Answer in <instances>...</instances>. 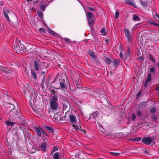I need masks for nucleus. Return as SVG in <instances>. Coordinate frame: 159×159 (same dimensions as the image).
Masks as SVG:
<instances>
[{
	"mask_svg": "<svg viewBox=\"0 0 159 159\" xmlns=\"http://www.w3.org/2000/svg\"><path fill=\"white\" fill-rule=\"evenodd\" d=\"M156 90L157 91L159 90V85L156 87Z\"/></svg>",
	"mask_w": 159,
	"mask_h": 159,
	"instance_id": "8fccbe9b",
	"label": "nucleus"
},
{
	"mask_svg": "<svg viewBox=\"0 0 159 159\" xmlns=\"http://www.w3.org/2000/svg\"><path fill=\"white\" fill-rule=\"evenodd\" d=\"M17 112L16 111L15 109H12L9 112V115L10 116H11V118H15L16 117V115H17Z\"/></svg>",
	"mask_w": 159,
	"mask_h": 159,
	"instance_id": "9d476101",
	"label": "nucleus"
},
{
	"mask_svg": "<svg viewBox=\"0 0 159 159\" xmlns=\"http://www.w3.org/2000/svg\"><path fill=\"white\" fill-rule=\"evenodd\" d=\"M132 120H134L136 119V116L134 114H133L132 116Z\"/></svg>",
	"mask_w": 159,
	"mask_h": 159,
	"instance_id": "4c0bfd02",
	"label": "nucleus"
},
{
	"mask_svg": "<svg viewBox=\"0 0 159 159\" xmlns=\"http://www.w3.org/2000/svg\"><path fill=\"white\" fill-rule=\"evenodd\" d=\"M131 51L130 48H128L127 51V54L125 58L129 56L130 55Z\"/></svg>",
	"mask_w": 159,
	"mask_h": 159,
	"instance_id": "393cba45",
	"label": "nucleus"
},
{
	"mask_svg": "<svg viewBox=\"0 0 159 159\" xmlns=\"http://www.w3.org/2000/svg\"><path fill=\"white\" fill-rule=\"evenodd\" d=\"M39 30L42 32H44L45 30V29L44 28H41L39 29Z\"/></svg>",
	"mask_w": 159,
	"mask_h": 159,
	"instance_id": "ea45409f",
	"label": "nucleus"
},
{
	"mask_svg": "<svg viewBox=\"0 0 159 159\" xmlns=\"http://www.w3.org/2000/svg\"><path fill=\"white\" fill-rule=\"evenodd\" d=\"M50 110H49V111H48V112H49V113H50Z\"/></svg>",
	"mask_w": 159,
	"mask_h": 159,
	"instance_id": "680f3d73",
	"label": "nucleus"
},
{
	"mask_svg": "<svg viewBox=\"0 0 159 159\" xmlns=\"http://www.w3.org/2000/svg\"><path fill=\"white\" fill-rule=\"evenodd\" d=\"M59 154L57 152H55L53 156L54 159H59Z\"/></svg>",
	"mask_w": 159,
	"mask_h": 159,
	"instance_id": "f3484780",
	"label": "nucleus"
},
{
	"mask_svg": "<svg viewBox=\"0 0 159 159\" xmlns=\"http://www.w3.org/2000/svg\"><path fill=\"white\" fill-rule=\"evenodd\" d=\"M63 108L66 109L68 107L67 104L63 103Z\"/></svg>",
	"mask_w": 159,
	"mask_h": 159,
	"instance_id": "72a5a7b5",
	"label": "nucleus"
},
{
	"mask_svg": "<svg viewBox=\"0 0 159 159\" xmlns=\"http://www.w3.org/2000/svg\"><path fill=\"white\" fill-rule=\"evenodd\" d=\"M156 112V109L155 108H153V109H152L151 110V113H155V112Z\"/></svg>",
	"mask_w": 159,
	"mask_h": 159,
	"instance_id": "e433bc0d",
	"label": "nucleus"
},
{
	"mask_svg": "<svg viewBox=\"0 0 159 159\" xmlns=\"http://www.w3.org/2000/svg\"><path fill=\"white\" fill-rule=\"evenodd\" d=\"M139 2L143 7H145L147 6V0H140Z\"/></svg>",
	"mask_w": 159,
	"mask_h": 159,
	"instance_id": "4468645a",
	"label": "nucleus"
},
{
	"mask_svg": "<svg viewBox=\"0 0 159 159\" xmlns=\"http://www.w3.org/2000/svg\"><path fill=\"white\" fill-rule=\"evenodd\" d=\"M87 19H92V17L93 16V15L91 13L89 12L87 14Z\"/></svg>",
	"mask_w": 159,
	"mask_h": 159,
	"instance_id": "5701e85b",
	"label": "nucleus"
},
{
	"mask_svg": "<svg viewBox=\"0 0 159 159\" xmlns=\"http://www.w3.org/2000/svg\"><path fill=\"white\" fill-rule=\"evenodd\" d=\"M105 31V29L104 28H102V30H100V32L101 33H103Z\"/></svg>",
	"mask_w": 159,
	"mask_h": 159,
	"instance_id": "c03bdc74",
	"label": "nucleus"
},
{
	"mask_svg": "<svg viewBox=\"0 0 159 159\" xmlns=\"http://www.w3.org/2000/svg\"><path fill=\"white\" fill-rule=\"evenodd\" d=\"M69 116L70 118V120L72 122L75 123L76 122V118L75 116L70 114L69 115Z\"/></svg>",
	"mask_w": 159,
	"mask_h": 159,
	"instance_id": "ddd939ff",
	"label": "nucleus"
},
{
	"mask_svg": "<svg viewBox=\"0 0 159 159\" xmlns=\"http://www.w3.org/2000/svg\"><path fill=\"white\" fill-rule=\"evenodd\" d=\"M148 23L149 24H151L155 26H159V25L157 24V23L153 21L152 20H149L148 21Z\"/></svg>",
	"mask_w": 159,
	"mask_h": 159,
	"instance_id": "6ab92c4d",
	"label": "nucleus"
},
{
	"mask_svg": "<svg viewBox=\"0 0 159 159\" xmlns=\"http://www.w3.org/2000/svg\"><path fill=\"white\" fill-rule=\"evenodd\" d=\"M38 14L39 18H42L43 16V13L40 11H38Z\"/></svg>",
	"mask_w": 159,
	"mask_h": 159,
	"instance_id": "bb28decb",
	"label": "nucleus"
},
{
	"mask_svg": "<svg viewBox=\"0 0 159 159\" xmlns=\"http://www.w3.org/2000/svg\"><path fill=\"white\" fill-rule=\"evenodd\" d=\"M133 19L134 20H137L138 21L140 19L138 17V16H133Z\"/></svg>",
	"mask_w": 159,
	"mask_h": 159,
	"instance_id": "c85d7f7f",
	"label": "nucleus"
},
{
	"mask_svg": "<svg viewBox=\"0 0 159 159\" xmlns=\"http://www.w3.org/2000/svg\"><path fill=\"white\" fill-rule=\"evenodd\" d=\"M4 4V2L3 1H1L0 2V5L1 6H2Z\"/></svg>",
	"mask_w": 159,
	"mask_h": 159,
	"instance_id": "49530a36",
	"label": "nucleus"
},
{
	"mask_svg": "<svg viewBox=\"0 0 159 159\" xmlns=\"http://www.w3.org/2000/svg\"><path fill=\"white\" fill-rule=\"evenodd\" d=\"M89 10H94V9L93 8H90L89 9Z\"/></svg>",
	"mask_w": 159,
	"mask_h": 159,
	"instance_id": "5fc2aeb1",
	"label": "nucleus"
},
{
	"mask_svg": "<svg viewBox=\"0 0 159 159\" xmlns=\"http://www.w3.org/2000/svg\"><path fill=\"white\" fill-rule=\"evenodd\" d=\"M43 129L40 127H34L32 129V131L35 133L39 137H41V133Z\"/></svg>",
	"mask_w": 159,
	"mask_h": 159,
	"instance_id": "20e7f679",
	"label": "nucleus"
},
{
	"mask_svg": "<svg viewBox=\"0 0 159 159\" xmlns=\"http://www.w3.org/2000/svg\"><path fill=\"white\" fill-rule=\"evenodd\" d=\"M135 139V138H132L131 139V140L133 141H136Z\"/></svg>",
	"mask_w": 159,
	"mask_h": 159,
	"instance_id": "09e8293b",
	"label": "nucleus"
},
{
	"mask_svg": "<svg viewBox=\"0 0 159 159\" xmlns=\"http://www.w3.org/2000/svg\"><path fill=\"white\" fill-rule=\"evenodd\" d=\"M46 139L47 140V138H44V140L45 142L42 143L39 146L40 148L44 152L46 151L48 145V142L46 141Z\"/></svg>",
	"mask_w": 159,
	"mask_h": 159,
	"instance_id": "0eeeda50",
	"label": "nucleus"
},
{
	"mask_svg": "<svg viewBox=\"0 0 159 159\" xmlns=\"http://www.w3.org/2000/svg\"><path fill=\"white\" fill-rule=\"evenodd\" d=\"M31 73L34 78L36 79L37 78V75L34 71L32 70H31Z\"/></svg>",
	"mask_w": 159,
	"mask_h": 159,
	"instance_id": "aec40b11",
	"label": "nucleus"
},
{
	"mask_svg": "<svg viewBox=\"0 0 159 159\" xmlns=\"http://www.w3.org/2000/svg\"><path fill=\"white\" fill-rule=\"evenodd\" d=\"M15 46L20 51H25V47L21 43V41L19 40H16Z\"/></svg>",
	"mask_w": 159,
	"mask_h": 159,
	"instance_id": "f03ea898",
	"label": "nucleus"
},
{
	"mask_svg": "<svg viewBox=\"0 0 159 159\" xmlns=\"http://www.w3.org/2000/svg\"><path fill=\"white\" fill-rule=\"evenodd\" d=\"M58 100V98L57 96L54 95L51 98L50 104L52 109L54 110H56L57 109L58 105L57 102Z\"/></svg>",
	"mask_w": 159,
	"mask_h": 159,
	"instance_id": "f257e3e1",
	"label": "nucleus"
},
{
	"mask_svg": "<svg viewBox=\"0 0 159 159\" xmlns=\"http://www.w3.org/2000/svg\"><path fill=\"white\" fill-rule=\"evenodd\" d=\"M60 84L61 88L62 89L65 88V84L64 82L62 81L60 82Z\"/></svg>",
	"mask_w": 159,
	"mask_h": 159,
	"instance_id": "4be33fe9",
	"label": "nucleus"
},
{
	"mask_svg": "<svg viewBox=\"0 0 159 159\" xmlns=\"http://www.w3.org/2000/svg\"><path fill=\"white\" fill-rule=\"evenodd\" d=\"M147 103L146 102H143L139 104V106L140 108H143L145 107Z\"/></svg>",
	"mask_w": 159,
	"mask_h": 159,
	"instance_id": "dca6fc26",
	"label": "nucleus"
},
{
	"mask_svg": "<svg viewBox=\"0 0 159 159\" xmlns=\"http://www.w3.org/2000/svg\"><path fill=\"white\" fill-rule=\"evenodd\" d=\"M34 65L35 70L37 71H38L39 68V65L38 62L37 61H34Z\"/></svg>",
	"mask_w": 159,
	"mask_h": 159,
	"instance_id": "2eb2a0df",
	"label": "nucleus"
},
{
	"mask_svg": "<svg viewBox=\"0 0 159 159\" xmlns=\"http://www.w3.org/2000/svg\"><path fill=\"white\" fill-rule=\"evenodd\" d=\"M151 80V75L150 73L148 74V77L147 79L146 82L147 83L150 81Z\"/></svg>",
	"mask_w": 159,
	"mask_h": 159,
	"instance_id": "412c9836",
	"label": "nucleus"
},
{
	"mask_svg": "<svg viewBox=\"0 0 159 159\" xmlns=\"http://www.w3.org/2000/svg\"><path fill=\"white\" fill-rule=\"evenodd\" d=\"M6 124L8 126H10L11 125H13L14 123L11 121H7L6 122Z\"/></svg>",
	"mask_w": 159,
	"mask_h": 159,
	"instance_id": "cd10ccee",
	"label": "nucleus"
},
{
	"mask_svg": "<svg viewBox=\"0 0 159 159\" xmlns=\"http://www.w3.org/2000/svg\"><path fill=\"white\" fill-rule=\"evenodd\" d=\"M119 13L118 11H116L115 13V17L116 19H117L119 16Z\"/></svg>",
	"mask_w": 159,
	"mask_h": 159,
	"instance_id": "f704fd0d",
	"label": "nucleus"
},
{
	"mask_svg": "<svg viewBox=\"0 0 159 159\" xmlns=\"http://www.w3.org/2000/svg\"><path fill=\"white\" fill-rule=\"evenodd\" d=\"M117 61H114L113 62V64L114 65H116L117 64Z\"/></svg>",
	"mask_w": 159,
	"mask_h": 159,
	"instance_id": "a19ab883",
	"label": "nucleus"
},
{
	"mask_svg": "<svg viewBox=\"0 0 159 159\" xmlns=\"http://www.w3.org/2000/svg\"><path fill=\"white\" fill-rule=\"evenodd\" d=\"M14 13L12 11H5L4 12V16L5 17L7 22L10 23L11 21L9 18V16L11 15H14Z\"/></svg>",
	"mask_w": 159,
	"mask_h": 159,
	"instance_id": "7ed1b4c3",
	"label": "nucleus"
},
{
	"mask_svg": "<svg viewBox=\"0 0 159 159\" xmlns=\"http://www.w3.org/2000/svg\"><path fill=\"white\" fill-rule=\"evenodd\" d=\"M89 54L91 57L93 58H95L96 57L95 54L91 51L89 52Z\"/></svg>",
	"mask_w": 159,
	"mask_h": 159,
	"instance_id": "b1692460",
	"label": "nucleus"
},
{
	"mask_svg": "<svg viewBox=\"0 0 159 159\" xmlns=\"http://www.w3.org/2000/svg\"><path fill=\"white\" fill-rule=\"evenodd\" d=\"M110 154L115 156H118L120 155V153L117 152H110Z\"/></svg>",
	"mask_w": 159,
	"mask_h": 159,
	"instance_id": "a878e982",
	"label": "nucleus"
},
{
	"mask_svg": "<svg viewBox=\"0 0 159 159\" xmlns=\"http://www.w3.org/2000/svg\"><path fill=\"white\" fill-rule=\"evenodd\" d=\"M149 58L153 62H154L155 61V59L150 54L149 55Z\"/></svg>",
	"mask_w": 159,
	"mask_h": 159,
	"instance_id": "7c9ffc66",
	"label": "nucleus"
},
{
	"mask_svg": "<svg viewBox=\"0 0 159 159\" xmlns=\"http://www.w3.org/2000/svg\"><path fill=\"white\" fill-rule=\"evenodd\" d=\"M48 29H49L50 33L52 34H54V32L52 31L49 28H48Z\"/></svg>",
	"mask_w": 159,
	"mask_h": 159,
	"instance_id": "79ce46f5",
	"label": "nucleus"
},
{
	"mask_svg": "<svg viewBox=\"0 0 159 159\" xmlns=\"http://www.w3.org/2000/svg\"><path fill=\"white\" fill-rule=\"evenodd\" d=\"M84 133H85L86 131L85 130H84Z\"/></svg>",
	"mask_w": 159,
	"mask_h": 159,
	"instance_id": "052dcab7",
	"label": "nucleus"
},
{
	"mask_svg": "<svg viewBox=\"0 0 159 159\" xmlns=\"http://www.w3.org/2000/svg\"><path fill=\"white\" fill-rule=\"evenodd\" d=\"M72 125L74 127V128L76 130H77L79 129V127L77 125Z\"/></svg>",
	"mask_w": 159,
	"mask_h": 159,
	"instance_id": "2f4dec72",
	"label": "nucleus"
},
{
	"mask_svg": "<svg viewBox=\"0 0 159 159\" xmlns=\"http://www.w3.org/2000/svg\"><path fill=\"white\" fill-rule=\"evenodd\" d=\"M56 147H54L53 148H54V150L55 151H56V150H57L56 149Z\"/></svg>",
	"mask_w": 159,
	"mask_h": 159,
	"instance_id": "6e6d98bb",
	"label": "nucleus"
},
{
	"mask_svg": "<svg viewBox=\"0 0 159 159\" xmlns=\"http://www.w3.org/2000/svg\"><path fill=\"white\" fill-rule=\"evenodd\" d=\"M48 3L45 1H42L40 4V7L42 10H44L46 7L48 6Z\"/></svg>",
	"mask_w": 159,
	"mask_h": 159,
	"instance_id": "1a4fd4ad",
	"label": "nucleus"
},
{
	"mask_svg": "<svg viewBox=\"0 0 159 159\" xmlns=\"http://www.w3.org/2000/svg\"><path fill=\"white\" fill-rule=\"evenodd\" d=\"M125 2L132 7L135 8L136 7V4L134 1L133 0H125Z\"/></svg>",
	"mask_w": 159,
	"mask_h": 159,
	"instance_id": "9b49d317",
	"label": "nucleus"
},
{
	"mask_svg": "<svg viewBox=\"0 0 159 159\" xmlns=\"http://www.w3.org/2000/svg\"><path fill=\"white\" fill-rule=\"evenodd\" d=\"M124 32L125 35L127 37V39L129 42H130L131 41L132 34L130 33L129 31L127 29H125L124 30Z\"/></svg>",
	"mask_w": 159,
	"mask_h": 159,
	"instance_id": "6e6552de",
	"label": "nucleus"
},
{
	"mask_svg": "<svg viewBox=\"0 0 159 159\" xmlns=\"http://www.w3.org/2000/svg\"><path fill=\"white\" fill-rule=\"evenodd\" d=\"M137 116L140 117L142 115V114L141 111H137Z\"/></svg>",
	"mask_w": 159,
	"mask_h": 159,
	"instance_id": "c756f323",
	"label": "nucleus"
},
{
	"mask_svg": "<svg viewBox=\"0 0 159 159\" xmlns=\"http://www.w3.org/2000/svg\"><path fill=\"white\" fill-rule=\"evenodd\" d=\"M153 17L154 18V16L153 15Z\"/></svg>",
	"mask_w": 159,
	"mask_h": 159,
	"instance_id": "e2e57ef3",
	"label": "nucleus"
},
{
	"mask_svg": "<svg viewBox=\"0 0 159 159\" xmlns=\"http://www.w3.org/2000/svg\"><path fill=\"white\" fill-rule=\"evenodd\" d=\"M153 119L155 120H157V118L156 117V116H154L153 117Z\"/></svg>",
	"mask_w": 159,
	"mask_h": 159,
	"instance_id": "3c124183",
	"label": "nucleus"
},
{
	"mask_svg": "<svg viewBox=\"0 0 159 159\" xmlns=\"http://www.w3.org/2000/svg\"><path fill=\"white\" fill-rule=\"evenodd\" d=\"M101 118V117H100L99 113L97 112H96L93 114H91L90 116V119H93L97 121H98L100 120Z\"/></svg>",
	"mask_w": 159,
	"mask_h": 159,
	"instance_id": "39448f33",
	"label": "nucleus"
},
{
	"mask_svg": "<svg viewBox=\"0 0 159 159\" xmlns=\"http://www.w3.org/2000/svg\"><path fill=\"white\" fill-rule=\"evenodd\" d=\"M33 0H26L28 2H30L32 1Z\"/></svg>",
	"mask_w": 159,
	"mask_h": 159,
	"instance_id": "864d4df0",
	"label": "nucleus"
},
{
	"mask_svg": "<svg viewBox=\"0 0 159 159\" xmlns=\"http://www.w3.org/2000/svg\"><path fill=\"white\" fill-rule=\"evenodd\" d=\"M45 73V71H43L42 72V74H44Z\"/></svg>",
	"mask_w": 159,
	"mask_h": 159,
	"instance_id": "4d7b16f0",
	"label": "nucleus"
},
{
	"mask_svg": "<svg viewBox=\"0 0 159 159\" xmlns=\"http://www.w3.org/2000/svg\"><path fill=\"white\" fill-rule=\"evenodd\" d=\"M48 129H49V130H52V129L51 128H49H49H48Z\"/></svg>",
	"mask_w": 159,
	"mask_h": 159,
	"instance_id": "13d9d810",
	"label": "nucleus"
},
{
	"mask_svg": "<svg viewBox=\"0 0 159 159\" xmlns=\"http://www.w3.org/2000/svg\"><path fill=\"white\" fill-rule=\"evenodd\" d=\"M106 61L108 64H110L111 62V60L108 58H106Z\"/></svg>",
	"mask_w": 159,
	"mask_h": 159,
	"instance_id": "58836bf2",
	"label": "nucleus"
},
{
	"mask_svg": "<svg viewBox=\"0 0 159 159\" xmlns=\"http://www.w3.org/2000/svg\"><path fill=\"white\" fill-rule=\"evenodd\" d=\"M156 16L159 19V15L157 13L156 14Z\"/></svg>",
	"mask_w": 159,
	"mask_h": 159,
	"instance_id": "603ef678",
	"label": "nucleus"
},
{
	"mask_svg": "<svg viewBox=\"0 0 159 159\" xmlns=\"http://www.w3.org/2000/svg\"><path fill=\"white\" fill-rule=\"evenodd\" d=\"M88 24L90 26H92L94 24V21L92 19H88Z\"/></svg>",
	"mask_w": 159,
	"mask_h": 159,
	"instance_id": "a211bd4d",
	"label": "nucleus"
},
{
	"mask_svg": "<svg viewBox=\"0 0 159 159\" xmlns=\"http://www.w3.org/2000/svg\"><path fill=\"white\" fill-rule=\"evenodd\" d=\"M150 70L151 73H153L155 72V69L154 67H151L150 68Z\"/></svg>",
	"mask_w": 159,
	"mask_h": 159,
	"instance_id": "473e14b6",
	"label": "nucleus"
},
{
	"mask_svg": "<svg viewBox=\"0 0 159 159\" xmlns=\"http://www.w3.org/2000/svg\"><path fill=\"white\" fill-rule=\"evenodd\" d=\"M59 113H58L57 114L54 115L53 116V117L57 121H61L63 120V118L62 117L61 115L59 114Z\"/></svg>",
	"mask_w": 159,
	"mask_h": 159,
	"instance_id": "f8f14e48",
	"label": "nucleus"
},
{
	"mask_svg": "<svg viewBox=\"0 0 159 159\" xmlns=\"http://www.w3.org/2000/svg\"><path fill=\"white\" fill-rule=\"evenodd\" d=\"M157 65V66L159 67V63H158Z\"/></svg>",
	"mask_w": 159,
	"mask_h": 159,
	"instance_id": "bf43d9fd",
	"label": "nucleus"
},
{
	"mask_svg": "<svg viewBox=\"0 0 159 159\" xmlns=\"http://www.w3.org/2000/svg\"><path fill=\"white\" fill-rule=\"evenodd\" d=\"M142 142L146 144L149 145L152 141L151 138L150 137H144L142 139Z\"/></svg>",
	"mask_w": 159,
	"mask_h": 159,
	"instance_id": "423d86ee",
	"label": "nucleus"
},
{
	"mask_svg": "<svg viewBox=\"0 0 159 159\" xmlns=\"http://www.w3.org/2000/svg\"><path fill=\"white\" fill-rule=\"evenodd\" d=\"M42 133V134H44L45 135H46V136L47 135V134L46 133V132L45 131H44L43 129Z\"/></svg>",
	"mask_w": 159,
	"mask_h": 159,
	"instance_id": "a18cd8bd",
	"label": "nucleus"
},
{
	"mask_svg": "<svg viewBox=\"0 0 159 159\" xmlns=\"http://www.w3.org/2000/svg\"><path fill=\"white\" fill-rule=\"evenodd\" d=\"M136 141H139L141 140V138L140 137H137L135 138Z\"/></svg>",
	"mask_w": 159,
	"mask_h": 159,
	"instance_id": "c9c22d12",
	"label": "nucleus"
},
{
	"mask_svg": "<svg viewBox=\"0 0 159 159\" xmlns=\"http://www.w3.org/2000/svg\"><path fill=\"white\" fill-rule=\"evenodd\" d=\"M120 56L121 58H122V59L124 58V57L122 53H120Z\"/></svg>",
	"mask_w": 159,
	"mask_h": 159,
	"instance_id": "37998d69",
	"label": "nucleus"
},
{
	"mask_svg": "<svg viewBox=\"0 0 159 159\" xmlns=\"http://www.w3.org/2000/svg\"><path fill=\"white\" fill-rule=\"evenodd\" d=\"M43 24L44 26L45 27H46L47 28V25H46V24L44 22H43Z\"/></svg>",
	"mask_w": 159,
	"mask_h": 159,
	"instance_id": "de8ad7c7",
	"label": "nucleus"
}]
</instances>
